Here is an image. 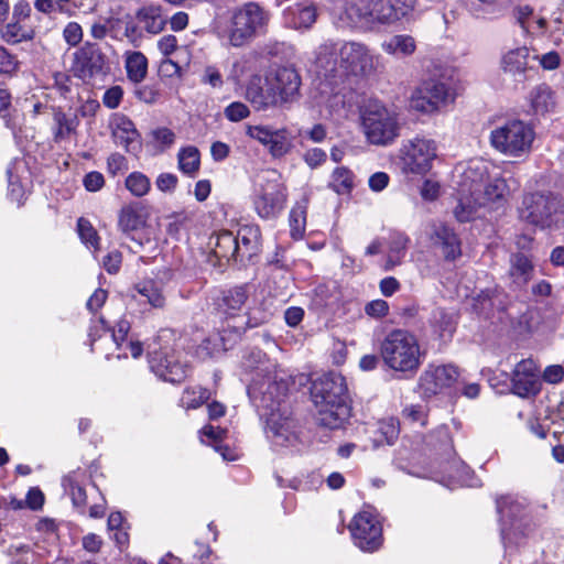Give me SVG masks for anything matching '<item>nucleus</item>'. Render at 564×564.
<instances>
[{
  "instance_id": "1",
  "label": "nucleus",
  "mask_w": 564,
  "mask_h": 564,
  "mask_svg": "<svg viewBox=\"0 0 564 564\" xmlns=\"http://www.w3.org/2000/svg\"><path fill=\"white\" fill-rule=\"evenodd\" d=\"M381 56L361 42L327 41L316 51L315 66L325 78L369 77L380 66Z\"/></svg>"
},
{
  "instance_id": "2",
  "label": "nucleus",
  "mask_w": 564,
  "mask_h": 564,
  "mask_svg": "<svg viewBox=\"0 0 564 564\" xmlns=\"http://www.w3.org/2000/svg\"><path fill=\"white\" fill-rule=\"evenodd\" d=\"M286 390V383L282 379L276 381V376L253 380L248 389L260 415L265 417L267 436L276 448L295 447L300 442L293 420L281 408Z\"/></svg>"
},
{
  "instance_id": "3",
  "label": "nucleus",
  "mask_w": 564,
  "mask_h": 564,
  "mask_svg": "<svg viewBox=\"0 0 564 564\" xmlns=\"http://www.w3.org/2000/svg\"><path fill=\"white\" fill-rule=\"evenodd\" d=\"M494 169L495 163L480 158L471 159L456 166L457 204L453 209V215L459 223L471 221L481 215L486 205L477 192Z\"/></svg>"
},
{
  "instance_id": "4",
  "label": "nucleus",
  "mask_w": 564,
  "mask_h": 564,
  "mask_svg": "<svg viewBox=\"0 0 564 564\" xmlns=\"http://www.w3.org/2000/svg\"><path fill=\"white\" fill-rule=\"evenodd\" d=\"M312 400L317 409L319 423L328 429H339L350 416L348 389L340 373H326L314 381Z\"/></svg>"
},
{
  "instance_id": "5",
  "label": "nucleus",
  "mask_w": 564,
  "mask_h": 564,
  "mask_svg": "<svg viewBox=\"0 0 564 564\" xmlns=\"http://www.w3.org/2000/svg\"><path fill=\"white\" fill-rule=\"evenodd\" d=\"M360 129L366 141L376 147H390L401 134L398 111L378 99H369L359 109Z\"/></svg>"
},
{
  "instance_id": "6",
  "label": "nucleus",
  "mask_w": 564,
  "mask_h": 564,
  "mask_svg": "<svg viewBox=\"0 0 564 564\" xmlns=\"http://www.w3.org/2000/svg\"><path fill=\"white\" fill-rule=\"evenodd\" d=\"M380 356L391 370L415 373L423 364L425 351L415 334L408 329H393L380 343Z\"/></svg>"
},
{
  "instance_id": "7",
  "label": "nucleus",
  "mask_w": 564,
  "mask_h": 564,
  "mask_svg": "<svg viewBox=\"0 0 564 564\" xmlns=\"http://www.w3.org/2000/svg\"><path fill=\"white\" fill-rule=\"evenodd\" d=\"M535 130L527 121L511 118L494 123L488 133L489 145L499 154L512 159L530 155Z\"/></svg>"
},
{
  "instance_id": "8",
  "label": "nucleus",
  "mask_w": 564,
  "mask_h": 564,
  "mask_svg": "<svg viewBox=\"0 0 564 564\" xmlns=\"http://www.w3.org/2000/svg\"><path fill=\"white\" fill-rule=\"evenodd\" d=\"M497 509L505 547L511 551L524 546L533 532L527 499L518 496L501 497L497 502Z\"/></svg>"
},
{
  "instance_id": "9",
  "label": "nucleus",
  "mask_w": 564,
  "mask_h": 564,
  "mask_svg": "<svg viewBox=\"0 0 564 564\" xmlns=\"http://www.w3.org/2000/svg\"><path fill=\"white\" fill-rule=\"evenodd\" d=\"M457 76V69L449 67L440 75V78L424 80L411 94V108L425 115H432L438 112L442 107L454 102Z\"/></svg>"
},
{
  "instance_id": "10",
  "label": "nucleus",
  "mask_w": 564,
  "mask_h": 564,
  "mask_svg": "<svg viewBox=\"0 0 564 564\" xmlns=\"http://www.w3.org/2000/svg\"><path fill=\"white\" fill-rule=\"evenodd\" d=\"M271 83L283 82L282 91H275L264 77L253 76L248 82L246 88V98L257 110L280 107L291 102L300 88L301 79L296 70H283L280 75L271 79Z\"/></svg>"
},
{
  "instance_id": "11",
  "label": "nucleus",
  "mask_w": 564,
  "mask_h": 564,
  "mask_svg": "<svg viewBox=\"0 0 564 564\" xmlns=\"http://www.w3.org/2000/svg\"><path fill=\"white\" fill-rule=\"evenodd\" d=\"M437 158V141L424 134L404 139L398 152L400 169L406 175L424 176L429 174Z\"/></svg>"
},
{
  "instance_id": "12",
  "label": "nucleus",
  "mask_w": 564,
  "mask_h": 564,
  "mask_svg": "<svg viewBox=\"0 0 564 564\" xmlns=\"http://www.w3.org/2000/svg\"><path fill=\"white\" fill-rule=\"evenodd\" d=\"M286 202L285 186L282 176L274 170L263 172L256 184L253 206L259 217L275 218Z\"/></svg>"
},
{
  "instance_id": "13",
  "label": "nucleus",
  "mask_w": 564,
  "mask_h": 564,
  "mask_svg": "<svg viewBox=\"0 0 564 564\" xmlns=\"http://www.w3.org/2000/svg\"><path fill=\"white\" fill-rule=\"evenodd\" d=\"M270 14L254 2L238 8L231 18L228 40L232 46H241L254 36L263 33Z\"/></svg>"
},
{
  "instance_id": "14",
  "label": "nucleus",
  "mask_w": 564,
  "mask_h": 564,
  "mask_svg": "<svg viewBox=\"0 0 564 564\" xmlns=\"http://www.w3.org/2000/svg\"><path fill=\"white\" fill-rule=\"evenodd\" d=\"M130 327L131 325L128 319L120 318L110 329L108 328L105 319L100 318L97 324L91 326L89 332L91 349L102 350L101 344H99L102 337L100 333L106 334L110 332V339L116 349L119 351L117 354V358H127L128 355L134 359L139 358L143 352V347L139 340L128 338Z\"/></svg>"
},
{
  "instance_id": "15",
  "label": "nucleus",
  "mask_w": 564,
  "mask_h": 564,
  "mask_svg": "<svg viewBox=\"0 0 564 564\" xmlns=\"http://www.w3.org/2000/svg\"><path fill=\"white\" fill-rule=\"evenodd\" d=\"M349 531L354 543L364 552H375L382 544V523L378 512L365 507L350 521Z\"/></svg>"
},
{
  "instance_id": "16",
  "label": "nucleus",
  "mask_w": 564,
  "mask_h": 564,
  "mask_svg": "<svg viewBox=\"0 0 564 564\" xmlns=\"http://www.w3.org/2000/svg\"><path fill=\"white\" fill-rule=\"evenodd\" d=\"M150 214L142 206H124L119 213L118 227L123 232L138 241L140 246L156 241L155 230L149 225Z\"/></svg>"
},
{
  "instance_id": "17",
  "label": "nucleus",
  "mask_w": 564,
  "mask_h": 564,
  "mask_svg": "<svg viewBox=\"0 0 564 564\" xmlns=\"http://www.w3.org/2000/svg\"><path fill=\"white\" fill-rule=\"evenodd\" d=\"M458 369L453 365H429L419 379V391L424 398L446 393L457 381Z\"/></svg>"
},
{
  "instance_id": "18",
  "label": "nucleus",
  "mask_w": 564,
  "mask_h": 564,
  "mask_svg": "<svg viewBox=\"0 0 564 564\" xmlns=\"http://www.w3.org/2000/svg\"><path fill=\"white\" fill-rule=\"evenodd\" d=\"M246 134L262 144L273 158L284 156L292 149V138L286 128L249 124Z\"/></svg>"
},
{
  "instance_id": "19",
  "label": "nucleus",
  "mask_w": 564,
  "mask_h": 564,
  "mask_svg": "<svg viewBox=\"0 0 564 564\" xmlns=\"http://www.w3.org/2000/svg\"><path fill=\"white\" fill-rule=\"evenodd\" d=\"M533 48L527 43L521 44L514 40L512 45L506 46L499 58L500 70L513 78L525 77L527 72L532 69Z\"/></svg>"
},
{
  "instance_id": "20",
  "label": "nucleus",
  "mask_w": 564,
  "mask_h": 564,
  "mask_svg": "<svg viewBox=\"0 0 564 564\" xmlns=\"http://www.w3.org/2000/svg\"><path fill=\"white\" fill-rule=\"evenodd\" d=\"M149 362L152 371L164 381L176 383L186 377L187 365L181 362L176 352L167 347L160 352H151Z\"/></svg>"
},
{
  "instance_id": "21",
  "label": "nucleus",
  "mask_w": 564,
  "mask_h": 564,
  "mask_svg": "<svg viewBox=\"0 0 564 564\" xmlns=\"http://www.w3.org/2000/svg\"><path fill=\"white\" fill-rule=\"evenodd\" d=\"M511 382L513 392L519 397L536 395L542 388L538 364L531 358L519 361L513 369Z\"/></svg>"
},
{
  "instance_id": "22",
  "label": "nucleus",
  "mask_w": 564,
  "mask_h": 564,
  "mask_svg": "<svg viewBox=\"0 0 564 564\" xmlns=\"http://www.w3.org/2000/svg\"><path fill=\"white\" fill-rule=\"evenodd\" d=\"M498 166L491 170L489 177L484 182L480 187L479 194L484 204L487 206H501L503 205L511 193L518 187V182L512 177H503L496 171Z\"/></svg>"
},
{
  "instance_id": "23",
  "label": "nucleus",
  "mask_w": 564,
  "mask_h": 564,
  "mask_svg": "<svg viewBox=\"0 0 564 564\" xmlns=\"http://www.w3.org/2000/svg\"><path fill=\"white\" fill-rule=\"evenodd\" d=\"M317 15V8L311 0L294 2L288 6L282 13L284 25L300 32L312 29Z\"/></svg>"
},
{
  "instance_id": "24",
  "label": "nucleus",
  "mask_w": 564,
  "mask_h": 564,
  "mask_svg": "<svg viewBox=\"0 0 564 564\" xmlns=\"http://www.w3.org/2000/svg\"><path fill=\"white\" fill-rule=\"evenodd\" d=\"M108 127L117 145L124 148L128 152L140 148V134L132 120L126 115L112 113L109 118Z\"/></svg>"
},
{
  "instance_id": "25",
  "label": "nucleus",
  "mask_w": 564,
  "mask_h": 564,
  "mask_svg": "<svg viewBox=\"0 0 564 564\" xmlns=\"http://www.w3.org/2000/svg\"><path fill=\"white\" fill-rule=\"evenodd\" d=\"M521 219L540 228H550L554 221L551 216V206L543 195L532 194L523 199L520 210Z\"/></svg>"
},
{
  "instance_id": "26",
  "label": "nucleus",
  "mask_w": 564,
  "mask_h": 564,
  "mask_svg": "<svg viewBox=\"0 0 564 564\" xmlns=\"http://www.w3.org/2000/svg\"><path fill=\"white\" fill-rule=\"evenodd\" d=\"M373 22L393 23L406 17L414 7L413 0H370Z\"/></svg>"
},
{
  "instance_id": "27",
  "label": "nucleus",
  "mask_w": 564,
  "mask_h": 564,
  "mask_svg": "<svg viewBox=\"0 0 564 564\" xmlns=\"http://www.w3.org/2000/svg\"><path fill=\"white\" fill-rule=\"evenodd\" d=\"M432 245L438 248L445 260L454 261L462 254L460 241L452 228L440 223L433 224L430 234Z\"/></svg>"
},
{
  "instance_id": "28",
  "label": "nucleus",
  "mask_w": 564,
  "mask_h": 564,
  "mask_svg": "<svg viewBox=\"0 0 564 564\" xmlns=\"http://www.w3.org/2000/svg\"><path fill=\"white\" fill-rule=\"evenodd\" d=\"M338 21L343 26H364L371 22L370 0H350L337 13Z\"/></svg>"
},
{
  "instance_id": "29",
  "label": "nucleus",
  "mask_w": 564,
  "mask_h": 564,
  "mask_svg": "<svg viewBox=\"0 0 564 564\" xmlns=\"http://www.w3.org/2000/svg\"><path fill=\"white\" fill-rule=\"evenodd\" d=\"M514 17L523 34L528 36H535L547 32V20L530 6L518 7Z\"/></svg>"
},
{
  "instance_id": "30",
  "label": "nucleus",
  "mask_w": 564,
  "mask_h": 564,
  "mask_svg": "<svg viewBox=\"0 0 564 564\" xmlns=\"http://www.w3.org/2000/svg\"><path fill=\"white\" fill-rule=\"evenodd\" d=\"M410 238L404 234H394L389 238L382 261V270L392 271L404 262Z\"/></svg>"
},
{
  "instance_id": "31",
  "label": "nucleus",
  "mask_w": 564,
  "mask_h": 564,
  "mask_svg": "<svg viewBox=\"0 0 564 564\" xmlns=\"http://www.w3.org/2000/svg\"><path fill=\"white\" fill-rule=\"evenodd\" d=\"M527 100L532 115H545L556 106L555 93L546 84L533 87L528 94Z\"/></svg>"
},
{
  "instance_id": "32",
  "label": "nucleus",
  "mask_w": 564,
  "mask_h": 564,
  "mask_svg": "<svg viewBox=\"0 0 564 564\" xmlns=\"http://www.w3.org/2000/svg\"><path fill=\"white\" fill-rule=\"evenodd\" d=\"M209 247L214 256L223 261H229L239 254V242L236 236L227 230L213 235L209 238Z\"/></svg>"
},
{
  "instance_id": "33",
  "label": "nucleus",
  "mask_w": 564,
  "mask_h": 564,
  "mask_svg": "<svg viewBox=\"0 0 564 564\" xmlns=\"http://www.w3.org/2000/svg\"><path fill=\"white\" fill-rule=\"evenodd\" d=\"M381 50L392 57L403 59L416 51V41L410 34H393L381 43Z\"/></svg>"
},
{
  "instance_id": "34",
  "label": "nucleus",
  "mask_w": 564,
  "mask_h": 564,
  "mask_svg": "<svg viewBox=\"0 0 564 564\" xmlns=\"http://www.w3.org/2000/svg\"><path fill=\"white\" fill-rule=\"evenodd\" d=\"M135 18L142 28L151 34H158L162 32L166 24V19L163 15L162 7L160 4H143L137 11Z\"/></svg>"
},
{
  "instance_id": "35",
  "label": "nucleus",
  "mask_w": 564,
  "mask_h": 564,
  "mask_svg": "<svg viewBox=\"0 0 564 564\" xmlns=\"http://www.w3.org/2000/svg\"><path fill=\"white\" fill-rule=\"evenodd\" d=\"M88 477L84 471L77 470L67 475L63 480L65 492L70 497L73 505L77 508H84L87 502L85 485Z\"/></svg>"
},
{
  "instance_id": "36",
  "label": "nucleus",
  "mask_w": 564,
  "mask_h": 564,
  "mask_svg": "<svg viewBox=\"0 0 564 564\" xmlns=\"http://www.w3.org/2000/svg\"><path fill=\"white\" fill-rule=\"evenodd\" d=\"M224 434V430L207 425L200 432V441L207 445L214 446L215 451L221 455L224 460H236L239 454L236 449H231L228 445L223 444Z\"/></svg>"
},
{
  "instance_id": "37",
  "label": "nucleus",
  "mask_w": 564,
  "mask_h": 564,
  "mask_svg": "<svg viewBox=\"0 0 564 564\" xmlns=\"http://www.w3.org/2000/svg\"><path fill=\"white\" fill-rule=\"evenodd\" d=\"M1 39L8 44H18L31 41L34 37V28L31 23H23L11 19L9 23L0 30Z\"/></svg>"
},
{
  "instance_id": "38",
  "label": "nucleus",
  "mask_w": 564,
  "mask_h": 564,
  "mask_svg": "<svg viewBox=\"0 0 564 564\" xmlns=\"http://www.w3.org/2000/svg\"><path fill=\"white\" fill-rule=\"evenodd\" d=\"M124 67L128 79L139 84L148 74V59L141 52L129 51L124 54Z\"/></svg>"
},
{
  "instance_id": "39",
  "label": "nucleus",
  "mask_w": 564,
  "mask_h": 564,
  "mask_svg": "<svg viewBox=\"0 0 564 564\" xmlns=\"http://www.w3.org/2000/svg\"><path fill=\"white\" fill-rule=\"evenodd\" d=\"M533 270L534 267L527 256L517 253L511 257L509 274L514 284L525 285L531 280Z\"/></svg>"
},
{
  "instance_id": "40",
  "label": "nucleus",
  "mask_w": 564,
  "mask_h": 564,
  "mask_svg": "<svg viewBox=\"0 0 564 564\" xmlns=\"http://www.w3.org/2000/svg\"><path fill=\"white\" fill-rule=\"evenodd\" d=\"M239 242V253L251 257L259 250L260 230L257 226H243L236 236Z\"/></svg>"
},
{
  "instance_id": "41",
  "label": "nucleus",
  "mask_w": 564,
  "mask_h": 564,
  "mask_svg": "<svg viewBox=\"0 0 564 564\" xmlns=\"http://www.w3.org/2000/svg\"><path fill=\"white\" fill-rule=\"evenodd\" d=\"M247 299L243 288H235L224 293L219 306L225 314L235 316L243 308Z\"/></svg>"
},
{
  "instance_id": "42",
  "label": "nucleus",
  "mask_w": 564,
  "mask_h": 564,
  "mask_svg": "<svg viewBox=\"0 0 564 564\" xmlns=\"http://www.w3.org/2000/svg\"><path fill=\"white\" fill-rule=\"evenodd\" d=\"M135 291L154 308H162L165 304L162 288L153 280H144L138 283Z\"/></svg>"
},
{
  "instance_id": "43",
  "label": "nucleus",
  "mask_w": 564,
  "mask_h": 564,
  "mask_svg": "<svg viewBox=\"0 0 564 564\" xmlns=\"http://www.w3.org/2000/svg\"><path fill=\"white\" fill-rule=\"evenodd\" d=\"M80 53L86 59V65L91 74L106 73L109 70L105 54L95 44H85Z\"/></svg>"
},
{
  "instance_id": "44",
  "label": "nucleus",
  "mask_w": 564,
  "mask_h": 564,
  "mask_svg": "<svg viewBox=\"0 0 564 564\" xmlns=\"http://www.w3.org/2000/svg\"><path fill=\"white\" fill-rule=\"evenodd\" d=\"M307 202L303 199L295 204L290 213L291 236L294 239H301L304 236L306 227Z\"/></svg>"
},
{
  "instance_id": "45",
  "label": "nucleus",
  "mask_w": 564,
  "mask_h": 564,
  "mask_svg": "<svg viewBox=\"0 0 564 564\" xmlns=\"http://www.w3.org/2000/svg\"><path fill=\"white\" fill-rule=\"evenodd\" d=\"M199 164V151L195 147H186L178 152V166L183 173L194 175L198 171Z\"/></svg>"
},
{
  "instance_id": "46",
  "label": "nucleus",
  "mask_w": 564,
  "mask_h": 564,
  "mask_svg": "<svg viewBox=\"0 0 564 564\" xmlns=\"http://www.w3.org/2000/svg\"><path fill=\"white\" fill-rule=\"evenodd\" d=\"M126 188L135 197H142L150 192L151 182L141 172H132L126 178Z\"/></svg>"
},
{
  "instance_id": "47",
  "label": "nucleus",
  "mask_w": 564,
  "mask_h": 564,
  "mask_svg": "<svg viewBox=\"0 0 564 564\" xmlns=\"http://www.w3.org/2000/svg\"><path fill=\"white\" fill-rule=\"evenodd\" d=\"M210 398L207 389L202 387L187 388L181 398V405L184 409H197Z\"/></svg>"
},
{
  "instance_id": "48",
  "label": "nucleus",
  "mask_w": 564,
  "mask_h": 564,
  "mask_svg": "<svg viewBox=\"0 0 564 564\" xmlns=\"http://www.w3.org/2000/svg\"><path fill=\"white\" fill-rule=\"evenodd\" d=\"M354 186V175L346 167H337L333 172L330 187L337 194H348Z\"/></svg>"
},
{
  "instance_id": "49",
  "label": "nucleus",
  "mask_w": 564,
  "mask_h": 564,
  "mask_svg": "<svg viewBox=\"0 0 564 564\" xmlns=\"http://www.w3.org/2000/svg\"><path fill=\"white\" fill-rule=\"evenodd\" d=\"M419 194L423 202L433 203L443 194V186L435 177H425L419 186Z\"/></svg>"
},
{
  "instance_id": "50",
  "label": "nucleus",
  "mask_w": 564,
  "mask_h": 564,
  "mask_svg": "<svg viewBox=\"0 0 564 564\" xmlns=\"http://www.w3.org/2000/svg\"><path fill=\"white\" fill-rule=\"evenodd\" d=\"M78 235L83 243L94 251L99 250V236L91 224L85 219L79 218L77 223Z\"/></svg>"
},
{
  "instance_id": "51",
  "label": "nucleus",
  "mask_w": 564,
  "mask_h": 564,
  "mask_svg": "<svg viewBox=\"0 0 564 564\" xmlns=\"http://www.w3.org/2000/svg\"><path fill=\"white\" fill-rule=\"evenodd\" d=\"M378 432L381 438L379 443L392 444L399 435V423L395 419L389 417L379 422Z\"/></svg>"
},
{
  "instance_id": "52",
  "label": "nucleus",
  "mask_w": 564,
  "mask_h": 564,
  "mask_svg": "<svg viewBox=\"0 0 564 564\" xmlns=\"http://www.w3.org/2000/svg\"><path fill=\"white\" fill-rule=\"evenodd\" d=\"M151 138L155 147L161 151L171 148L175 142V133L165 127L156 128L151 132Z\"/></svg>"
},
{
  "instance_id": "53",
  "label": "nucleus",
  "mask_w": 564,
  "mask_h": 564,
  "mask_svg": "<svg viewBox=\"0 0 564 564\" xmlns=\"http://www.w3.org/2000/svg\"><path fill=\"white\" fill-rule=\"evenodd\" d=\"M564 32V9H557L547 21V33L554 39L555 44L561 45L564 41L557 33Z\"/></svg>"
},
{
  "instance_id": "54",
  "label": "nucleus",
  "mask_w": 564,
  "mask_h": 564,
  "mask_svg": "<svg viewBox=\"0 0 564 564\" xmlns=\"http://www.w3.org/2000/svg\"><path fill=\"white\" fill-rule=\"evenodd\" d=\"M532 61H538L542 69L554 70L561 64V56L555 51H550L544 54H538L533 48Z\"/></svg>"
},
{
  "instance_id": "55",
  "label": "nucleus",
  "mask_w": 564,
  "mask_h": 564,
  "mask_svg": "<svg viewBox=\"0 0 564 564\" xmlns=\"http://www.w3.org/2000/svg\"><path fill=\"white\" fill-rule=\"evenodd\" d=\"M225 117L231 122H239L249 117L248 106L240 101L229 104L224 110Z\"/></svg>"
},
{
  "instance_id": "56",
  "label": "nucleus",
  "mask_w": 564,
  "mask_h": 564,
  "mask_svg": "<svg viewBox=\"0 0 564 564\" xmlns=\"http://www.w3.org/2000/svg\"><path fill=\"white\" fill-rule=\"evenodd\" d=\"M19 64L13 54L0 46V75L12 76L19 69Z\"/></svg>"
},
{
  "instance_id": "57",
  "label": "nucleus",
  "mask_w": 564,
  "mask_h": 564,
  "mask_svg": "<svg viewBox=\"0 0 564 564\" xmlns=\"http://www.w3.org/2000/svg\"><path fill=\"white\" fill-rule=\"evenodd\" d=\"M63 37L69 46L78 45L83 40V29L77 22H69L63 30Z\"/></svg>"
},
{
  "instance_id": "58",
  "label": "nucleus",
  "mask_w": 564,
  "mask_h": 564,
  "mask_svg": "<svg viewBox=\"0 0 564 564\" xmlns=\"http://www.w3.org/2000/svg\"><path fill=\"white\" fill-rule=\"evenodd\" d=\"M403 416L411 423H417L421 426L426 424V411L422 405H409L403 410Z\"/></svg>"
},
{
  "instance_id": "59",
  "label": "nucleus",
  "mask_w": 564,
  "mask_h": 564,
  "mask_svg": "<svg viewBox=\"0 0 564 564\" xmlns=\"http://www.w3.org/2000/svg\"><path fill=\"white\" fill-rule=\"evenodd\" d=\"M365 312L370 317L382 318L389 313V304L381 299L373 300L366 305Z\"/></svg>"
},
{
  "instance_id": "60",
  "label": "nucleus",
  "mask_w": 564,
  "mask_h": 564,
  "mask_svg": "<svg viewBox=\"0 0 564 564\" xmlns=\"http://www.w3.org/2000/svg\"><path fill=\"white\" fill-rule=\"evenodd\" d=\"M564 379V368L561 365H550L542 372V380L549 384H557Z\"/></svg>"
},
{
  "instance_id": "61",
  "label": "nucleus",
  "mask_w": 564,
  "mask_h": 564,
  "mask_svg": "<svg viewBox=\"0 0 564 564\" xmlns=\"http://www.w3.org/2000/svg\"><path fill=\"white\" fill-rule=\"evenodd\" d=\"M123 97V90L120 86H112L107 89L102 97L104 105L109 109H116Z\"/></svg>"
},
{
  "instance_id": "62",
  "label": "nucleus",
  "mask_w": 564,
  "mask_h": 564,
  "mask_svg": "<svg viewBox=\"0 0 564 564\" xmlns=\"http://www.w3.org/2000/svg\"><path fill=\"white\" fill-rule=\"evenodd\" d=\"M45 498L44 494L36 487L30 488L26 497H25V505L26 508L37 511L43 508Z\"/></svg>"
},
{
  "instance_id": "63",
  "label": "nucleus",
  "mask_w": 564,
  "mask_h": 564,
  "mask_svg": "<svg viewBox=\"0 0 564 564\" xmlns=\"http://www.w3.org/2000/svg\"><path fill=\"white\" fill-rule=\"evenodd\" d=\"M107 165H108V172L112 176L121 174L124 171H127V169H128L126 158L123 155L119 154V153L111 154L108 158Z\"/></svg>"
},
{
  "instance_id": "64",
  "label": "nucleus",
  "mask_w": 564,
  "mask_h": 564,
  "mask_svg": "<svg viewBox=\"0 0 564 564\" xmlns=\"http://www.w3.org/2000/svg\"><path fill=\"white\" fill-rule=\"evenodd\" d=\"M135 96L139 100L145 104H154L158 101L160 93L153 85H144L135 90Z\"/></svg>"
}]
</instances>
